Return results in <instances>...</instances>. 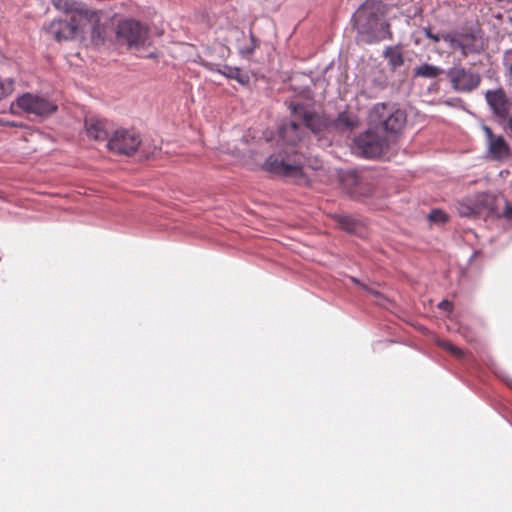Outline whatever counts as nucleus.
<instances>
[{
	"label": "nucleus",
	"instance_id": "13",
	"mask_svg": "<svg viewBox=\"0 0 512 512\" xmlns=\"http://www.w3.org/2000/svg\"><path fill=\"white\" fill-rule=\"evenodd\" d=\"M485 99L490 110L499 120L507 119L511 103L502 88L486 91Z\"/></svg>",
	"mask_w": 512,
	"mask_h": 512
},
{
	"label": "nucleus",
	"instance_id": "11",
	"mask_svg": "<svg viewBox=\"0 0 512 512\" xmlns=\"http://www.w3.org/2000/svg\"><path fill=\"white\" fill-rule=\"evenodd\" d=\"M83 20L77 19L75 15L70 16L69 19H56L47 26L46 30L56 41L73 40L83 31L85 25Z\"/></svg>",
	"mask_w": 512,
	"mask_h": 512
},
{
	"label": "nucleus",
	"instance_id": "1",
	"mask_svg": "<svg viewBox=\"0 0 512 512\" xmlns=\"http://www.w3.org/2000/svg\"><path fill=\"white\" fill-rule=\"evenodd\" d=\"M386 8L382 0H366L358 7L351 18L358 41L374 44L392 39L390 23L385 19Z\"/></svg>",
	"mask_w": 512,
	"mask_h": 512
},
{
	"label": "nucleus",
	"instance_id": "12",
	"mask_svg": "<svg viewBox=\"0 0 512 512\" xmlns=\"http://www.w3.org/2000/svg\"><path fill=\"white\" fill-rule=\"evenodd\" d=\"M487 146V156L493 160H502L509 156L510 148L502 135H495L490 127L482 125Z\"/></svg>",
	"mask_w": 512,
	"mask_h": 512
},
{
	"label": "nucleus",
	"instance_id": "5",
	"mask_svg": "<svg viewBox=\"0 0 512 512\" xmlns=\"http://www.w3.org/2000/svg\"><path fill=\"white\" fill-rule=\"evenodd\" d=\"M389 143L388 136L381 135L377 128L370 125L367 130L355 136L352 150L364 158L373 159L386 153Z\"/></svg>",
	"mask_w": 512,
	"mask_h": 512
},
{
	"label": "nucleus",
	"instance_id": "35",
	"mask_svg": "<svg viewBox=\"0 0 512 512\" xmlns=\"http://www.w3.org/2000/svg\"><path fill=\"white\" fill-rule=\"evenodd\" d=\"M508 73H509V76L512 78V63L510 64V66L508 68Z\"/></svg>",
	"mask_w": 512,
	"mask_h": 512
},
{
	"label": "nucleus",
	"instance_id": "23",
	"mask_svg": "<svg viewBox=\"0 0 512 512\" xmlns=\"http://www.w3.org/2000/svg\"><path fill=\"white\" fill-rule=\"evenodd\" d=\"M457 210L461 216H471L476 212V206L470 199H464L458 203Z\"/></svg>",
	"mask_w": 512,
	"mask_h": 512
},
{
	"label": "nucleus",
	"instance_id": "34",
	"mask_svg": "<svg viewBox=\"0 0 512 512\" xmlns=\"http://www.w3.org/2000/svg\"><path fill=\"white\" fill-rule=\"evenodd\" d=\"M145 57L147 58H155L156 57V54L154 52H150L149 54H147Z\"/></svg>",
	"mask_w": 512,
	"mask_h": 512
},
{
	"label": "nucleus",
	"instance_id": "20",
	"mask_svg": "<svg viewBox=\"0 0 512 512\" xmlns=\"http://www.w3.org/2000/svg\"><path fill=\"white\" fill-rule=\"evenodd\" d=\"M383 57L387 60L391 71H395L404 63L403 53L399 45L387 46L383 51Z\"/></svg>",
	"mask_w": 512,
	"mask_h": 512
},
{
	"label": "nucleus",
	"instance_id": "2",
	"mask_svg": "<svg viewBox=\"0 0 512 512\" xmlns=\"http://www.w3.org/2000/svg\"><path fill=\"white\" fill-rule=\"evenodd\" d=\"M405 111L386 103H377L369 114L370 125L383 130L391 140L399 134L406 124Z\"/></svg>",
	"mask_w": 512,
	"mask_h": 512
},
{
	"label": "nucleus",
	"instance_id": "18",
	"mask_svg": "<svg viewBox=\"0 0 512 512\" xmlns=\"http://www.w3.org/2000/svg\"><path fill=\"white\" fill-rule=\"evenodd\" d=\"M85 130L89 138L97 141H105L110 138L109 123L104 119L87 118L85 120Z\"/></svg>",
	"mask_w": 512,
	"mask_h": 512
},
{
	"label": "nucleus",
	"instance_id": "22",
	"mask_svg": "<svg viewBox=\"0 0 512 512\" xmlns=\"http://www.w3.org/2000/svg\"><path fill=\"white\" fill-rule=\"evenodd\" d=\"M357 124H358L357 118L349 113H346V112L340 113L338 115V117L336 118V120L334 121V125L337 128H344L347 130L353 129L354 127L357 126Z\"/></svg>",
	"mask_w": 512,
	"mask_h": 512
},
{
	"label": "nucleus",
	"instance_id": "26",
	"mask_svg": "<svg viewBox=\"0 0 512 512\" xmlns=\"http://www.w3.org/2000/svg\"><path fill=\"white\" fill-rule=\"evenodd\" d=\"M14 90V80L12 78L0 79V100L9 96Z\"/></svg>",
	"mask_w": 512,
	"mask_h": 512
},
{
	"label": "nucleus",
	"instance_id": "33",
	"mask_svg": "<svg viewBox=\"0 0 512 512\" xmlns=\"http://www.w3.org/2000/svg\"><path fill=\"white\" fill-rule=\"evenodd\" d=\"M459 102H461V100H460L459 98H450V99L446 100V102H445V103H446L448 106H455V105H456V103H459Z\"/></svg>",
	"mask_w": 512,
	"mask_h": 512
},
{
	"label": "nucleus",
	"instance_id": "17",
	"mask_svg": "<svg viewBox=\"0 0 512 512\" xmlns=\"http://www.w3.org/2000/svg\"><path fill=\"white\" fill-rule=\"evenodd\" d=\"M203 66L210 71H215L228 79L236 80L239 84L245 86L250 82V76L247 72L243 71L239 67L223 65L219 66L211 62H203Z\"/></svg>",
	"mask_w": 512,
	"mask_h": 512
},
{
	"label": "nucleus",
	"instance_id": "10",
	"mask_svg": "<svg viewBox=\"0 0 512 512\" xmlns=\"http://www.w3.org/2000/svg\"><path fill=\"white\" fill-rule=\"evenodd\" d=\"M263 168L273 174L299 178L303 175V166L300 161H291L288 156H285L282 152L270 155Z\"/></svg>",
	"mask_w": 512,
	"mask_h": 512
},
{
	"label": "nucleus",
	"instance_id": "6",
	"mask_svg": "<svg viewBox=\"0 0 512 512\" xmlns=\"http://www.w3.org/2000/svg\"><path fill=\"white\" fill-rule=\"evenodd\" d=\"M16 108L29 115L48 118L57 111L58 105L47 96L26 92L12 102L11 111Z\"/></svg>",
	"mask_w": 512,
	"mask_h": 512
},
{
	"label": "nucleus",
	"instance_id": "16",
	"mask_svg": "<svg viewBox=\"0 0 512 512\" xmlns=\"http://www.w3.org/2000/svg\"><path fill=\"white\" fill-rule=\"evenodd\" d=\"M232 33L235 38L236 49L239 55L244 59L250 60L253 57L255 50L260 46V40L252 33V31H249V33L246 34L244 31L235 28Z\"/></svg>",
	"mask_w": 512,
	"mask_h": 512
},
{
	"label": "nucleus",
	"instance_id": "4",
	"mask_svg": "<svg viewBox=\"0 0 512 512\" xmlns=\"http://www.w3.org/2000/svg\"><path fill=\"white\" fill-rule=\"evenodd\" d=\"M442 39L452 51L460 50L466 57L470 54H480L485 49L483 34L479 29H463L442 34Z\"/></svg>",
	"mask_w": 512,
	"mask_h": 512
},
{
	"label": "nucleus",
	"instance_id": "15",
	"mask_svg": "<svg viewBox=\"0 0 512 512\" xmlns=\"http://www.w3.org/2000/svg\"><path fill=\"white\" fill-rule=\"evenodd\" d=\"M56 10L67 15H75L77 19L93 20L96 18V11L88 9L82 2L76 0H52Z\"/></svg>",
	"mask_w": 512,
	"mask_h": 512
},
{
	"label": "nucleus",
	"instance_id": "31",
	"mask_svg": "<svg viewBox=\"0 0 512 512\" xmlns=\"http://www.w3.org/2000/svg\"><path fill=\"white\" fill-rule=\"evenodd\" d=\"M438 307L441 309V310H444V311H447V312H451L452 311V308H453V305L450 301L448 300H442L439 304H438Z\"/></svg>",
	"mask_w": 512,
	"mask_h": 512
},
{
	"label": "nucleus",
	"instance_id": "8",
	"mask_svg": "<svg viewBox=\"0 0 512 512\" xmlns=\"http://www.w3.org/2000/svg\"><path fill=\"white\" fill-rule=\"evenodd\" d=\"M141 142L138 132L121 128L113 132L107 141V147L112 152L129 156L136 152Z\"/></svg>",
	"mask_w": 512,
	"mask_h": 512
},
{
	"label": "nucleus",
	"instance_id": "27",
	"mask_svg": "<svg viewBox=\"0 0 512 512\" xmlns=\"http://www.w3.org/2000/svg\"><path fill=\"white\" fill-rule=\"evenodd\" d=\"M428 220L431 223L442 224L447 221V215L440 209H432L428 214Z\"/></svg>",
	"mask_w": 512,
	"mask_h": 512
},
{
	"label": "nucleus",
	"instance_id": "7",
	"mask_svg": "<svg viewBox=\"0 0 512 512\" xmlns=\"http://www.w3.org/2000/svg\"><path fill=\"white\" fill-rule=\"evenodd\" d=\"M446 77L454 91L469 93L475 90L481 83L478 72L466 69L461 65H454L445 71Z\"/></svg>",
	"mask_w": 512,
	"mask_h": 512
},
{
	"label": "nucleus",
	"instance_id": "24",
	"mask_svg": "<svg viewBox=\"0 0 512 512\" xmlns=\"http://www.w3.org/2000/svg\"><path fill=\"white\" fill-rule=\"evenodd\" d=\"M338 224L340 225V227L342 229H344L345 231H347L349 233H354L356 231V228H357L356 221L353 218H351L350 216H347V215L339 216L338 217Z\"/></svg>",
	"mask_w": 512,
	"mask_h": 512
},
{
	"label": "nucleus",
	"instance_id": "3",
	"mask_svg": "<svg viewBox=\"0 0 512 512\" xmlns=\"http://www.w3.org/2000/svg\"><path fill=\"white\" fill-rule=\"evenodd\" d=\"M115 36L116 43L119 46H126L129 50L140 51L152 44L148 27L134 19L120 21Z\"/></svg>",
	"mask_w": 512,
	"mask_h": 512
},
{
	"label": "nucleus",
	"instance_id": "14",
	"mask_svg": "<svg viewBox=\"0 0 512 512\" xmlns=\"http://www.w3.org/2000/svg\"><path fill=\"white\" fill-rule=\"evenodd\" d=\"M290 120H284L279 127V138L282 144L294 148L302 139L304 128L299 117L292 116Z\"/></svg>",
	"mask_w": 512,
	"mask_h": 512
},
{
	"label": "nucleus",
	"instance_id": "28",
	"mask_svg": "<svg viewBox=\"0 0 512 512\" xmlns=\"http://www.w3.org/2000/svg\"><path fill=\"white\" fill-rule=\"evenodd\" d=\"M439 345L456 357H462L463 352L449 341H440Z\"/></svg>",
	"mask_w": 512,
	"mask_h": 512
},
{
	"label": "nucleus",
	"instance_id": "19",
	"mask_svg": "<svg viewBox=\"0 0 512 512\" xmlns=\"http://www.w3.org/2000/svg\"><path fill=\"white\" fill-rule=\"evenodd\" d=\"M84 22H89L92 24L91 29V42L95 46H101L105 44L106 41V27L104 24L100 23L99 13L96 11V18L93 20H83Z\"/></svg>",
	"mask_w": 512,
	"mask_h": 512
},
{
	"label": "nucleus",
	"instance_id": "29",
	"mask_svg": "<svg viewBox=\"0 0 512 512\" xmlns=\"http://www.w3.org/2000/svg\"><path fill=\"white\" fill-rule=\"evenodd\" d=\"M422 32L428 39H431L435 43L439 42L440 40H443L442 35L440 36L438 34H434L429 27H423Z\"/></svg>",
	"mask_w": 512,
	"mask_h": 512
},
{
	"label": "nucleus",
	"instance_id": "9",
	"mask_svg": "<svg viewBox=\"0 0 512 512\" xmlns=\"http://www.w3.org/2000/svg\"><path fill=\"white\" fill-rule=\"evenodd\" d=\"M289 108L292 116L299 117L303 128L311 130L314 134L322 133L332 125V120L329 117L309 111L301 103H291Z\"/></svg>",
	"mask_w": 512,
	"mask_h": 512
},
{
	"label": "nucleus",
	"instance_id": "25",
	"mask_svg": "<svg viewBox=\"0 0 512 512\" xmlns=\"http://www.w3.org/2000/svg\"><path fill=\"white\" fill-rule=\"evenodd\" d=\"M352 282L359 285L363 290L368 292L370 295L374 296L376 299H378V303L382 306L385 305V302H387V298H385L380 292L368 287L367 285L361 283L357 278L351 277Z\"/></svg>",
	"mask_w": 512,
	"mask_h": 512
},
{
	"label": "nucleus",
	"instance_id": "32",
	"mask_svg": "<svg viewBox=\"0 0 512 512\" xmlns=\"http://www.w3.org/2000/svg\"><path fill=\"white\" fill-rule=\"evenodd\" d=\"M498 377H500L511 389H512V379L508 376L498 374Z\"/></svg>",
	"mask_w": 512,
	"mask_h": 512
},
{
	"label": "nucleus",
	"instance_id": "30",
	"mask_svg": "<svg viewBox=\"0 0 512 512\" xmlns=\"http://www.w3.org/2000/svg\"><path fill=\"white\" fill-rule=\"evenodd\" d=\"M503 215L512 225V205L507 201H505V209L503 211Z\"/></svg>",
	"mask_w": 512,
	"mask_h": 512
},
{
	"label": "nucleus",
	"instance_id": "21",
	"mask_svg": "<svg viewBox=\"0 0 512 512\" xmlns=\"http://www.w3.org/2000/svg\"><path fill=\"white\" fill-rule=\"evenodd\" d=\"M446 70L441 69L438 66L423 63L419 66H416L413 70L415 77H422L427 79L437 78L442 73H445Z\"/></svg>",
	"mask_w": 512,
	"mask_h": 512
}]
</instances>
